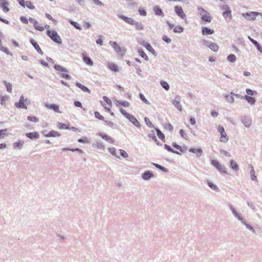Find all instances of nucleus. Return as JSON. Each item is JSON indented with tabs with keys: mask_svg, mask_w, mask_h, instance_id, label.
Returning a JSON list of instances; mask_svg holds the SVG:
<instances>
[{
	"mask_svg": "<svg viewBox=\"0 0 262 262\" xmlns=\"http://www.w3.org/2000/svg\"><path fill=\"white\" fill-rule=\"evenodd\" d=\"M198 13L201 15V19L206 22H210L211 17L209 13L201 7H198Z\"/></svg>",
	"mask_w": 262,
	"mask_h": 262,
	"instance_id": "1",
	"label": "nucleus"
},
{
	"mask_svg": "<svg viewBox=\"0 0 262 262\" xmlns=\"http://www.w3.org/2000/svg\"><path fill=\"white\" fill-rule=\"evenodd\" d=\"M47 34L48 36H49L54 42L59 44H61L62 43V41L59 35L56 31L48 30L47 32Z\"/></svg>",
	"mask_w": 262,
	"mask_h": 262,
	"instance_id": "2",
	"label": "nucleus"
},
{
	"mask_svg": "<svg viewBox=\"0 0 262 262\" xmlns=\"http://www.w3.org/2000/svg\"><path fill=\"white\" fill-rule=\"evenodd\" d=\"M242 16L245 19L249 21H254L256 17L257 16V12L251 11L249 12L243 13Z\"/></svg>",
	"mask_w": 262,
	"mask_h": 262,
	"instance_id": "3",
	"label": "nucleus"
},
{
	"mask_svg": "<svg viewBox=\"0 0 262 262\" xmlns=\"http://www.w3.org/2000/svg\"><path fill=\"white\" fill-rule=\"evenodd\" d=\"M181 98L179 96H176L174 99L172 100V103L175 107H176L179 111H182V107L180 104Z\"/></svg>",
	"mask_w": 262,
	"mask_h": 262,
	"instance_id": "4",
	"label": "nucleus"
},
{
	"mask_svg": "<svg viewBox=\"0 0 262 262\" xmlns=\"http://www.w3.org/2000/svg\"><path fill=\"white\" fill-rule=\"evenodd\" d=\"M174 11L177 15L183 19H186V16L184 13L182 8L180 6H176L174 7Z\"/></svg>",
	"mask_w": 262,
	"mask_h": 262,
	"instance_id": "5",
	"label": "nucleus"
},
{
	"mask_svg": "<svg viewBox=\"0 0 262 262\" xmlns=\"http://www.w3.org/2000/svg\"><path fill=\"white\" fill-rule=\"evenodd\" d=\"M126 118L130 122H132L135 126H136L137 127H140V122L137 120V119L132 115L129 114L126 115Z\"/></svg>",
	"mask_w": 262,
	"mask_h": 262,
	"instance_id": "6",
	"label": "nucleus"
},
{
	"mask_svg": "<svg viewBox=\"0 0 262 262\" xmlns=\"http://www.w3.org/2000/svg\"><path fill=\"white\" fill-rule=\"evenodd\" d=\"M117 16L119 18H120L122 20H124L126 23H127V24H129L130 25H132V26L134 25V24H135V21H136V20L133 19L132 18L128 17L127 16H125L121 15V14H118Z\"/></svg>",
	"mask_w": 262,
	"mask_h": 262,
	"instance_id": "7",
	"label": "nucleus"
},
{
	"mask_svg": "<svg viewBox=\"0 0 262 262\" xmlns=\"http://www.w3.org/2000/svg\"><path fill=\"white\" fill-rule=\"evenodd\" d=\"M14 105L15 107L18 108H27V106H26V104L24 103V96L23 95H21L20 97L19 101L17 102H15Z\"/></svg>",
	"mask_w": 262,
	"mask_h": 262,
	"instance_id": "8",
	"label": "nucleus"
},
{
	"mask_svg": "<svg viewBox=\"0 0 262 262\" xmlns=\"http://www.w3.org/2000/svg\"><path fill=\"white\" fill-rule=\"evenodd\" d=\"M211 164L220 172L223 173H226V171L225 170L224 168L222 167V166L219 164V163L217 161L212 160L211 161Z\"/></svg>",
	"mask_w": 262,
	"mask_h": 262,
	"instance_id": "9",
	"label": "nucleus"
},
{
	"mask_svg": "<svg viewBox=\"0 0 262 262\" xmlns=\"http://www.w3.org/2000/svg\"><path fill=\"white\" fill-rule=\"evenodd\" d=\"M154 175L153 173L149 170L145 171L141 174V178L144 180L148 181L151 178H153Z\"/></svg>",
	"mask_w": 262,
	"mask_h": 262,
	"instance_id": "10",
	"label": "nucleus"
},
{
	"mask_svg": "<svg viewBox=\"0 0 262 262\" xmlns=\"http://www.w3.org/2000/svg\"><path fill=\"white\" fill-rule=\"evenodd\" d=\"M45 106L50 110H52L56 113H61V112L59 111V106L57 104H48V103H45Z\"/></svg>",
	"mask_w": 262,
	"mask_h": 262,
	"instance_id": "11",
	"label": "nucleus"
},
{
	"mask_svg": "<svg viewBox=\"0 0 262 262\" xmlns=\"http://www.w3.org/2000/svg\"><path fill=\"white\" fill-rule=\"evenodd\" d=\"M229 207L234 217H236L238 221H241L242 223H244L243 219L240 216L239 214L236 212L235 208L231 205H230Z\"/></svg>",
	"mask_w": 262,
	"mask_h": 262,
	"instance_id": "12",
	"label": "nucleus"
},
{
	"mask_svg": "<svg viewBox=\"0 0 262 262\" xmlns=\"http://www.w3.org/2000/svg\"><path fill=\"white\" fill-rule=\"evenodd\" d=\"M9 3L6 0H0V8H1L5 12H8L10 9L8 8Z\"/></svg>",
	"mask_w": 262,
	"mask_h": 262,
	"instance_id": "13",
	"label": "nucleus"
},
{
	"mask_svg": "<svg viewBox=\"0 0 262 262\" xmlns=\"http://www.w3.org/2000/svg\"><path fill=\"white\" fill-rule=\"evenodd\" d=\"M110 44L112 46L116 52L120 53H123V50L121 49L120 46L116 41H111Z\"/></svg>",
	"mask_w": 262,
	"mask_h": 262,
	"instance_id": "14",
	"label": "nucleus"
},
{
	"mask_svg": "<svg viewBox=\"0 0 262 262\" xmlns=\"http://www.w3.org/2000/svg\"><path fill=\"white\" fill-rule=\"evenodd\" d=\"M30 41L31 43L32 44V45L33 46V47L37 51V52L39 54L42 55L43 53L42 51L41 50V49H40L39 45H38V43L32 38L30 39Z\"/></svg>",
	"mask_w": 262,
	"mask_h": 262,
	"instance_id": "15",
	"label": "nucleus"
},
{
	"mask_svg": "<svg viewBox=\"0 0 262 262\" xmlns=\"http://www.w3.org/2000/svg\"><path fill=\"white\" fill-rule=\"evenodd\" d=\"M155 14L157 15L163 17L164 14L161 9L158 6H155L153 9Z\"/></svg>",
	"mask_w": 262,
	"mask_h": 262,
	"instance_id": "16",
	"label": "nucleus"
},
{
	"mask_svg": "<svg viewBox=\"0 0 262 262\" xmlns=\"http://www.w3.org/2000/svg\"><path fill=\"white\" fill-rule=\"evenodd\" d=\"M26 136L31 139H36L39 137V134L36 132L28 133L26 134Z\"/></svg>",
	"mask_w": 262,
	"mask_h": 262,
	"instance_id": "17",
	"label": "nucleus"
},
{
	"mask_svg": "<svg viewBox=\"0 0 262 262\" xmlns=\"http://www.w3.org/2000/svg\"><path fill=\"white\" fill-rule=\"evenodd\" d=\"M214 33V31L211 29L203 27L202 28V33L203 35H211Z\"/></svg>",
	"mask_w": 262,
	"mask_h": 262,
	"instance_id": "18",
	"label": "nucleus"
},
{
	"mask_svg": "<svg viewBox=\"0 0 262 262\" xmlns=\"http://www.w3.org/2000/svg\"><path fill=\"white\" fill-rule=\"evenodd\" d=\"M250 41L256 47V49L262 53V48L259 43L255 40L252 38L250 36H248Z\"/></svg>",
	"mask_w": 262,
	"mask_h": 262,
	"instance_id": "19",
	"label": "nucleus"
},
{
	"mask_svg": "<svg viewBox=\"0 0 262 262\" xmlns=\"http://www.w3.org/2000/svg\"><path fill=\"white\" fill-rule=\"evenodd\" d=\"M248 168L250 169V174L251 176V179L253 181H257V178L255 175V170L253 166L251 164H249Z\"/></svg>",
	"mask_w": 262,
	"mask_h": 262,
	"instance_id": "20",
	"label": "nucleus"
},
{
	"mask_svg": "<svg viewBox=\"0 0 262 262\" xmlns=\"http://www.w3.org/2000/svg\"><path fill=\"white\" fill-rule=\"evenodd\" d=\"M189 151L196 154L198 157H200L203 154V150L201 148H191Z\"/></svg>",
	"mask_w": 262,
	"mask_h": 262,
	"instance_id": "21",
	"label": "nucleus"
},
{
	"mask_svg": "<svg viewBox=\"0 0 262 262\" xmlns=\"http://www.w3.org/2000/svg\"><path fill=\"white\" fill-rule=\"evenodd\" d=\"M242 122L244 124L246 127H250L252 125V121L246 117L241 119Z\"/></svg>",
	"mask_w": 262,
	"mask_h": 262,
	"instance_id": "22",
	"label": "nucleus"
},
{
	"mask_svg": "<svg viewBox=\"0 0 262 262\" xmlns=\"http://www.w3.org/2000/svg\"><path fill=\"white\" fill-rule=\"evenodd\" d=\"M61 135L58 132L55 130H51L49 133H48L46 135H45L46 137H59Z\"/></svg>",
	"mask_w": 262,
	"mask_h": 262,
	"instance_id": "23",
	"label": "nucleus"
},
{
	"mask_svg": "<svg viewBox=\"0 0 262 262\" xmlns=\"http://www.w3.org/2000/svg\"><path fill=\"white\" fill-rule=\"evenodd\" d=\"M223 16L227 20H231L232 19L231 10L230 9L227 11H224Z\"/></svg>",
	"mask_w": 262,
	"mask_h": 262,
	"instance_id": "24",
	"label": "nucleus"
},
{
	"mask_svg": "<svg viewBox=\"0 0 262 262\" xmlns=\"http://www.w3.org/2000/svg\"><path fill=\"white\" fill-rule=\"evenodd\" d=\"M241 98L245 99L251 105L254 104L256 101L255 98L248 95H246L244 97H241Z\"/></svg>",
	"mask_w": 262,
	"mask_h": 262,
	"instance_id": "25",
	"label": "nucleus"
},
{
	"mask_svg": "<svg viewBox=\"0 0 262 262\" xmlns=\"http://www.w3.org/2000/svg\"><path fill=\"white\" fill-rule=\"evenodd\" d=\"M75 84L77 87L80 88L82 91H83L84 92H87L88 93H91V91L86 86L81 84L80 83L77 82Z\"/></svg>",
	"mask_w": 262,
	"mask_h": 262,
	"instance_id": "26",
	"label": "nucleus"
},
{
	"mask_svg": "<svg viewBox=\"0 0 262 262\" xmlns=\"http://www.w3.org/2000/svg\"><path fill=\"white\" fill-rule=\"evenodd\" d=\"M133 26H135L136 30L138 31L143 30L144 29L143 25L141 23L137 21H135Z\"/></svg>",
	"mask_w": 262,
	"mask_h": 262,
	"instance_id": "27",
	"label": "nucleus"
},
{
	"mask_svg": "<svg viewBox=\"0 0 262 262\" xmlns=\"http://www.w3.org/2000/svg\"><path fill=\"white\" fill-rule=\"evenodd\" d=\"M93 147H96L99 149L103 150L104 149V146L103 144L100 141H97L95 143L93 144Z\"/></svg>",
	"mask_w": 262,
	"mask_h": 262,
	"instance_id": "28",
	"label": "nucleus"
},
{
	"mask_svg": "<svg viewBox=\"0 0 262 262\" xmlns=\"http://www.w3.org/2000/svg\"><path fill=\"white\" fill-rule=\"evenodd\" d=\"M24 142L23 141H19L18 142H15L13 144V146L14 148L21 149L23 146Z\"/></svg>",
	"mask_w": 262,
	"mask_h": 262,
	"instance_id": "29",
	"label": "nucleus"
},
{
	"mask_svg": "<svg viewBox=\"0 0 262 262\" xmlns=\"http://www.w3.org/2000/svg\"><path fill=\"white\" fill-rule=\"evenodd\" d=\"M209 48L213 52H217L219 50V46L216 43L211 42L209 44Z\"/></svg>",
	"mask_w": 262,
	"mask_h": 262,
	"instance_id": "30",
	"label": "nucleus"
},
{
	"mask_svg": "<svg viewBox=\"0 0 262 262\" xmlns=\"http://www.w3.org/2000/svg\"><path fill=\"white\" fill-rule=\"evenodd\" d=\"M54 68L56 70H57L59 72H65V73L69 72V71L66 68H64L58 64H55L54 66Z\"/></svg>",
	"mask_w": 262,
	"mask_h": 262,
	"instance_id": "31",
	"label": "nucleus"
},
{
	"mask_svg": "<svg viewBox=\"0 0 262 262\" xmlns=\"http://www.w3.org/2000/svg\"><path fill=\"white\" fill-rule=\"evenodd\" d=\"M229 139L225 132L224 133L221 134V137L220 141L221 142L226 143L228 141Z\"/></svg>",
	"mask_w": 262,
	"mask_h": 262,
	"instance_id": "32",
	"label": "nucleus"
},
{
	"mask_svg": "<svg viewBox=\"0 0 262 262\" xmlns=\"http://www.w3.org/2000/svg\"><path fill=\"white\" fill-rule=\"evenodd\" d=\"M82 59L84 62H85L87 64L91 66L93 65V61L90 58L85 56H83Z\"/></svg>",
	"mask_w": 262,
	"mask_h": 262,
	"instance_id": "33",
	"label": "nucleus"
},
{
	"mask_svg": "<svg viewBox=\"0 0 262 262\" xmlns=\"http://www.w3.org/2000/svg\"><path fill=\"white\" fill-rule=\"evenodd\" d=\"M230 166L235 171L238 170L239 167L238 164L234 160L230 161Z\"/></svg>",
	"mask_w": 262,
	"mask_h": 262,
	"instance_id": "34",
	"label": "nucleus"
},
{
	"mask_svg": "<svg viewBox=\"0 0 262 262\" xmlns=\"http://www.w3.org/2000/svg\"><path fill=\"white\" fill-rule=\"evenodd\" d=\"M108 68L109 69L112 70V71L117 72L119 71V69L118 66L115 64V63H109L108 64Z\"/></svg>",
	"mask_w": 262,
	"mask_h": 262,
	"instance_id": "35",
	"label": "nucleus"
},
{
	"mask_svg": "<svg viewBox=\"0 0 262 262\" xmlns=\"http://www.w3.org/2000/svg\"><path fill=\"white\" fill-rule=\"evenodd\" d=\"M207 184H208V186L212 189H213L216 191H219V188H218V187L216 185H215V184H214L213 183H212V182H211L210 181H209V180L207 181Z\"/></svg>",
	"mask_w": 262,
	"mask_h": 262,
	"instance_id": "36",
	"label": "nucleus"
},
{
	"mask_svg": "<svg viewBox=\"0 0 262 262\" xmlns=\"http://www.w3.org/2000/svg\"><path fill=\"white\" fill-rule=\"evenodd\" d=\"M164 147L169 152H172V153H174V154H177V155H181V154L177 151H176L174 150H173L171 147L170 146L167 145V144H165L164 145Z\"/></svg>",
	"mask_w": 262,
	"mask_h": 262,
	"instance_id": "37",
	"label": "nucleus"
},
{
	"mask_svg": "<svg viewBox=\"0 0 262 262\" xmlns=\"http://www.w3.org/2000/svg\"><path fill=\"white\" fill-rule=\"evenodd\" d=\"M153 165H154L158 169H159L160 170L164 171V172H168V170L165 167H163L161 165L158 164H157V163H152Z\"/></svg>",
	"mask_w": 262,
	"mask_h": 262,
	"instance_id": "38",
	"label": "nucleus"
},
{
	"mask_svg": "<svg viewBox=\"0 0 262 262\" xmlns=\"http://www.w3.org/2000/svg\"><path fill=\"white\" fill-rule=\"evenodd\" d=\"M225 98H226V100L227 102L230 103H233L234 102V99L233 96L226 94L224 95Z\"/></svg>",
	"mask_w": 262,
	"mask_h": 262,
	"instance_id": "39",
	"label": "nucleus"
},
{
	"mask_svg": "<svg viewBox=\"0 0 262 262\" xmlns=\"http://www.w3.org/2000/svg\"><path fill=\"white\" fill-rule=\"evenodd\" d=\"M156 130L157 132V136L162 141H164L165 139V136L161 132V131L158 129L156 128Z\"/></svg>",
	"mask_w": 262,
	"mask_h": 262,
	"instance_id": "40",
	"label": "nucleus"
},
{
	"mask_svg": "<svg viewBox=\"0 0 262 262\" xmlns=\"http://www.w3.org/2000/svg\"><path fill=\"white\" fill-rule=\"evenodd\" d=\"M227 60L230 62L234 63L236 60V57L234 54H230L227 56Z\"/></svg>",
	"mask_w": 262,
	"mask_h": 262,
	"instance_id": "41",
	"label": "nucleus"
},
{
	"mask_svg": "<svg viewBox=\"0 0 262 262\" xmlns=\"http://www.w3.org/2000/svg\"><path fill=\"white\" fill-rule=\"evenodd\" d=\"M138 53L140 56L144 58L145 60H148V56L145 54V53L144 52V51L142 49H139L138 50Z\"/></svg>",
	"mask_w": 262,
	"mask_h": 262,
	"instance_id": "42",
	"label": "nucleus"
},
{
	"mask_svg": "<svg viewBox=\"0 0 262 262\" xmlns=\"http://www.w3.org/2000/svg\"><path fill=\"white\" fill-rule=\"evenodd\" d=\"M70 23L73 26H74L76 29L79 30H81L82 29V27L80 26V25L78 23H77L73 20H70Z\"/></svg>",
	"mask_w": 262,
	"mask_h": 262,
	"instance_id": "43",
	"label": "nucleus"
},
{
	"mask_svg": "<svg viewBox=\"0 0 262 262\" xmlns=\"http://www.w3.org/2000/svg\"><path fill=\"white\" fill-rule=\"evenodd\" d=\"M160 84L165 90L168 91L169 90V85L167 82L162 80L160 82Z\"/></svg>",
	"mask_w": 262,
	"mask_h": 262,
	"instance_id": "44",
	"label": "nucleus"
},
{
	"mask_svg": "<svg viewBox=\"0 0 262 262\" xmlns=\"http://www.w3.org/2000/svg\"><path fill=\"white\" fill-rule=\"evenodd\" d=\"M184 31V28L183 27L179 25L175 27L173 29V31L175 33H182Z\"/></svg>",
	"mask_w": 262,
	"mask_h": 262,
	"instance_id": "45",
	"label": "nucleus"
},
{
	"mask_svg": "<svg viewBox=\"0 0 262 262\" xmlns=\"http://www.w3.org/2000/svg\"><path fill=\"white\" fill-rule=\"evenodd\" d=\"M139 98L145 104H150L149 102L146 99V98L144 97V96L142 94L140 93L139 95Z\"/></svg>",
	"mask_w": 262,
	"mask_h": 262,
	"instance_id": "46",
	"label": "nucleus"
},
{
	"mask_svg": "<svg viewBox=\"0 0 262 262\" xmlns=\"http://www.w3.org/2000/svg\"><path fill=\"white\" fill-rule=\"evenodd\" d=\"M4 83L6 87L7 91L8 92L11 93L12 92V84L10 83L7 82L6 81H4Z\"/></svg>",
	"mask_w": 262,
	"mask_h": 262,
	"instance_id": "47",
	"label": "nucleus"
},
{
	"mask_svg": "<svg viewBox=\"0 0 262 262\" xmlns=\"http://www.w3.org/2000/svg\"><path fill=\"white\" fill-rule=\"evenodd\" d=\"M144 46L149 51H150V52H151L152 53L155 52V50L153 49L152 47H151V46L149 43H148L147 42H146L145 43V45H144Z\"/></svg>",
	"mask_w": 262,
	"mask_h": 262,
	"instance_id": "48",
	"label": "nucleus"
},
{
	"mask_svg": "<svg viewBox=\"0 0 262 262\" xmlns=\"http://www.w3.org/2000/svg\"><path fill=\"white\" fill-rule=\"evenodd\" d=\"M246 92L249 96H253L257 94V92L256 91H253L250 89H247Z\"/></svg>",
	"mask_w": 262,
	"mask_h": 262,
	"instance_id": "49",
	"label": "nucleus"
},
{
	"mask_svg": "<svg viewBox=\"0 0 262 262\" xmlns=\"http://www.w3.org/2000/svg\"><path fill=\"white\" fill-rule=\"evenodd\" d=\"M117 102L124 107H128L129 106V102L126 101H118Z\"/></svg>",
	"mask_w": 262,
	"mask_h": 262,
	"instance_id": "50",
	"label": "nucleus"
},
{
	"mask_svg": "<svg viewBox=\"0 0 262 262\" xmlns=\"http://www.w3.org/2000/svg\"><path fill=\"white\" fill-rule=\"evenodd\" d=\"M27 119L30 121H32L34 122H37L38 121V119L35 116H28Z\"/></svg>",
	"mask_w": 262,
	"mask_h": 262,
	"instance_id": "51",
	"label": "nucleus"
},
{
	"mask_svg": "<svg viewBox=\"0 0 262 262\" xmlns=\"http://www.w3.org/2000/svg\"><path fill=\"white\" fill-rule=\"evenodd\" d=\"M144 121L146 124V125L150 127H154V125L152 124V123H151V122L149 120V119L147 118V117H145L144 118Z\"/></svg>",
	"mask_w": 262,
	"mask_h": 262,
	"instance_id": "52",
	"label": "nucleus"
},
{
	"mask_svg": "<svg viewBox=\"0 0 262 262\" xmlns=\"http://www.w3.org/2000/svg\"><path fill=\"white\" fill-rule=\"evenodd\" d=\"M95 117L100 120H104V118L103 116H102L101 115H100V114L98 112H95Z\"/></svg>",
	"mask_w": 262,
	"mask_h": 262,
	"instance_id": "53",
	"label": "nucleus"
},
{
	"mask_svg": "<svg viewBox=\"0 0 262 262\" xmlns=\"http://www.w3.org/2000/svg\"><path fill=\"white\" fill-rule=\"evenodd\" d=\"M25 6L30 9H34L35 7L32 4V3L30 1H26L25 4Z\"/></svg>",
	"mask_w": 262,
	"mask_h": 262,
	"instance_id": "54",
	"label": "nucleus"
},
{
	"mask_svg": "<svg viewBox=\"0 0 262 262\" xmlns=\"http://www.w3.org/2000/svg\"><path fill=\"white\" fill-rule=\"evenodd\" d=\"M180 135L181 137L183 138L184 139H186V140L188 139V136L183 129H180Z\"/></svg>",
	"mask_w": 262,
	"mask_h": 262,
	"instance_id": "55",
	"label": "nucleus"
},
{
	"mask_svg": "<svg viewBox=\"0 0 262 262\" xmlns=\"http://www.w3.org/2000/svg\"><path fill=\"white\" fill-rule=\"evenodd\" d=\"M0 50L8 55H11V53L9 51L7 48L3 47L2 45L0 46Z\"/></svg>",
	"mask_w": 262,
	"mask_h": 262,
	"instance_id": "56",
	"label": "nucleus"
},
{
	"mask_svg": "<svg viewBox=\"0 0 262 262\" xmlns=\"http://www.w3.org/2000/svg\"><path fill=\"white\" fill-rule=\"evenodd\" d=\"M119 151H120V155L122 157L126 158H127L128 157V154L124 150H123V149H120Z\"/></svg>",
	"mask_w": 262,
	"mask_h": 262,
	"instance_id": "57",
	"label": "nucleus"
},
{
	"mask_svg": "<svg viewBox=\"0 0 262 262\" xmlns=\"http://www.w3.org/2000/svg\"><path fill=\"white\" fill-rule=\"evenodd\" d=\"M148 137L151 138L153 140H154L155 142H157L158 140L156 138V137L155 135V133L154 130L151 131V133L149 134L148 135Z\"/></svg>",
	"mask_w": 262,
	"mask_h": 262,
	"instance_id": "58",
	"label": "nucleus"
},
{
	"mask_svg": "<svg viewBox=\"0 0 262 262\" xmlns=\"http://www.w3.org/2000/svg\"><path fill=\"white\" fill-rule=\"evenodd\" d=\"M108 150L113 156L119 158V157L116 154V149L114 147L109 148Z\"/></svg>",
	"mask_w": 262,
	"mask_h": 262,
	"instance_id": "59",
	"label": "nucleus"
},
{
	"mask_svg": "<svg viewBox=\"0 0 262 262\" xmlns=\"http://www.w3.org/2000/svg\"><path fill=\"white\" fill-rule=\"evenodd\" d=\"M247 205L252 210H253L254 211H256L257 210L256 206H255V205L253 203H252V202H248L247 203Z\"/></svg>",
	"mask_w": 262,
	"mask_h": 262,
	"instance_id": "60",
	"label": "nucleus"
},
{
	"mask_svg": "<svg viewBox=\"0 0 262 262\" xmlns=\"http://www.w3.org/2000/svg\"><path fill=\"white\" fill-rule=\"evenodd\" d=\"M78 141L80 143H89L90 141L86 138H80L78 140Z\"/></svg>",
	"mask_w": 262,
	"mask_h": 262,
	"instance_id": "61",
	"label": "nucleus"
},
{
	"mask_svg": "<svg viewBox=\"0 0 262 262\" xmlns=\"http://www.w3.org/2000/svg\"><path fill=\"white\" fill-rule=\"evenodd\" d=\"M162 39L167 43H170L171 42V40L166 35H163L162 36Z\"/></svg>",
	"mask_w": 262,
	"mask_h": 262,
	"instance_id": "62",
	"label": "nucleus"
},
{
	"mask_svg": "<svg viewBox=\"0 0 262 262\" xmlns=\"http://www.w3.org/2000/svg\"><path fill=\"white\" fill-rule=\"evenodd\" d=\"M138 11H139L140 15H141L142 16H144L146 15V14H147L146 12L144 9H143L142 8H140L138 10Z\"/></svg>",
	"mask_w": 262,
	"mask_h": 262,
	"instance_id": "63",
	"label": "nucleus"
},
{
	"mask_svg": "<svg viewBox=\"0 0 262 262\" xmlns=\"http://www.w3.org/2000/svg\"><path fill=\"white\" fill-rule=\"evenodd\" d=\"M33 26H34V27L35 28V29L37 30H38L40 31H42L44 30V28L42 26L38 25V23L36 24V25H34Z\"/></svg>",
	"mask_w": 262,
	"mask_h": 262,
	"instance_id": "64",
	"label": "nucleus"
}]
</instances>
